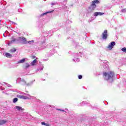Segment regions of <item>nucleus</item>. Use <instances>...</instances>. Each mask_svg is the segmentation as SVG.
Segmentation results:
<instances>
[{"label":"nucleus","mask_w":126,"mask_h":126,"mask_svg":"<svg viewBox=\"0 0 126 126\" xmlns=\"http://www.w3.org/2000/svg\"><path fill=\"white\" fill-rule=\"evenodd\" d=\"M65 110V111H67V109H66V108Z\"/></svg>","instance_id":"obj_41"},{"label":"nucleus","mask_w":126,"mask_h":126,"mask_svg":"<svg viewBox=\"0 0 126 126\" xmlns=\"http://www.w3.org/2000/svg\"><path fill=\"white\" fill-rule=\"evenodd\" d=\"M104 13H102L100 12H95L94 13V16H101V15H103V14H104Z\"/></svg>","instance_id":"obj_10"},{"label":"nucleus","mask_w":126,"mask_h":126,"mask_svg":"<svg viewBox=\"0 0 126 126\" xmlns=\"http://www.w3.org/2000/svg\"><path fill=\"white\" fill-rule=\"evenodd\" d=\"M108 64H107L106 62L105 63H103V68L106 69V68H108Z\"/></svg>","instance_id":"obj_19"},{"label":"nucleus","mask_w":126,"mask_h":126,"mask_svg":"<svg viewBox=\"0 0 126 126\" xmlns=\"http://www.w3.org/2000/svg\"><path fill=\"white\" fill-rule=\"evenodd\" d=\"M122 52H123L124 53H126V47H123L121 49Z\"/></svg>","instance_id":"obj_23"},{"label":"nucleus","mask_w":126,"mask_h":126,"mask_svg":"<svg viewBox=\"0 0 126 126\" xmlns=\"http://www.w3.org/2000/svg\"><path fill=\"white\" fill-rule=\"evenodd\" d=\"M17 101H18V98H14L13 100V103H16V102H17Z\"/></svg>","instance_id":"obj_25"},{"label":"nucleus","mask_w":126,"mask_h":126,"mask_svg":"<svg viewBox=\"0 0 126 126\" xmlns=\"http://www.w3.org/2000/svg\"><path fill=\"white\" fill-rule=\"evenodd\" d=\"M82 53L79 52V53H77L74 55V59H73V62L75 63H78V62H80V58L81 57Z\"/></svg>","instance_id":"obj_4"},{"label":"nucleus","mask_w":126,"mask_h":126,"mask_svg":"<svg viewBox=\"0 0 126 126\" xmlns=\"http://www.w3.org/2000/svg\"><path fill=\"white\" fill-rule=\"evenodd\" d=\"M99 1L98 0H94L92 1V3L91 6L89 7L88 9V12L89 13H91V12H93V10L96 8V4L95 3H99Z\"/></svg>","instance_id":"obj_2"},{"label":"nucleus","mask_w":126,"mask_h":126,"mask_svg":"<svg viewBox=\"0 0 126 126\" xmlns=\"http://www.w3.org/2000/svg\"><path fill=\"white\" fill-rule=\"evenodd\" d=\"M85 104H87V102H86V101H83L82 105H85Z\"/></svg>","instance_id":"obj_32"},{"label":"nucleus","mask_w":126,"mask_h":126,"mask_svg":"<svg viewBox=\"0 0 126 126\" xmlns=\"http://www.w3.org/2000/svg\"><path fill=\"white\" fill-rule=\"evenodd\" d=\"M17 41L22 42L23 44H26L27 43V40L24 37H18L17 38Z\"/></svg>","instance_id":"obj_5"},{"label":"nucleus","mask_w":126,"mask_h":126,"mask_svg":"<svg viewBox=\"0 0 126 126\" xmlns=\"http://www.w3.org/2000/svg\"><path fill=\"white\" fill-rule=\"evenodd\" d=\"M52 12H54V10L51 11H47L45 13H43L42 14L40 15V16H43L44 15H46V14H48V13H52Z\"/></svg>","instance_id":"obj_16"},{"label":"nucleus","mask_w":126,"mask_h":126,"mask_svg":"<svg viewBox=\"0 0 126 126\" xmlns=\"http://www.w3.org/2000/svg\"><path fill=\"white\" fill-rule=\"evenodd\" d=\"M121 12H124V13L126 12V8L122 9L121 10Z\"/></svg>","instance_id":"obj_30"},{"label":"nucleus","mask_w":126,"mask_h":126,"mask_svg":"<svg viewBox=\"0 0 126 126\" xmlns=\"http://www.w3.org/2000/svg\"><path fill=\"white\" fill-rule=\"evenodd\" d=\"M0 89H1V90H4V88H3L2 87H0Z\"/></svg>","instance_id":"obj_35"},{"label":"nucleus","mask_w":126,"mask_h":126,"mask_svg":"<svg viewBox=\"0 0 126 126\" xmlns=\"http://www.w3.org/2000/svg\"><path fill=\"white\" fill-rule=\"evenodd\" d=\"M38 63V61H37V60L35 59L34 60H33L31 63V65H36V64H37Z\"/></svg>","instance_id":"obj_12"},{"label":"nucleus","mask_w":126,"mask_h":126,"mask_svg":"<svg viewBox=\"0 0 126 126\" xmlns=\"http://www.w3.org/2000/svg\"><path fill=\"white\" fill-rule=\"evenodd\" d=\"M42 35L44 36V37H47V36H49V34H48V32H43Z\"/></svg>","instance_id":"obj_21"},{"label":"nucleus","mask_w":126,"mask_h":126,"mask_svg":"<svg viewBox=\"0 0 126 126\" xmlns=\"http://www.w3.org/2000/svg\"><path fill=\"white\" fill-rule=\"evenodd\" d=\"M28 43L29 44H33V43H34V40H32V41H28Z\"/></svg>","instance_id":"obj_28"},{"label":"nucleus","mask_w":126,"mask_h":126,"mask_svg":"<svg viewBox=\"0 0 126 126\" xmlns=\"http://www.w3.org/2000/svg\"><path fill=\"white\" fill-rule=\"evenodd\" d=\"M107 38H108V31L105 30L102 33V39H103V40H106Z\"/></svg>","instance_id":"obj_8"},{"label":"nucleus","mask_w":126,"mask_h":126,"mask_svg":"<svg viewBox=\"0 0 126 126\" xmlns=\"http://www.w3.org/2000/svg\"><path fill=\"white\" fill-rule=\"evenodd\" d=\"M3 93H5V94H6V95H8V93H4V92H3Z\"/></svg>","instance_id":"obj_36"},{"label":"nucleus","mask_w":126,"mask_h":126,"mask_svg":"<svg viewBox=\"0 0 126 126\" xmlns=\"http://www.w3.org/2000/svg\"><path fill=\"white\" fill-rule=\"evenodd\" d=\"M10 22H11V23H12V24H15V25H17V24L15 23L14 22H11V21H10Z\"/></svg>","instance_id":"obj_34"},{"label":"nucleus","mask_w":126,"mask_h":126,"mask_svg":"<svg viewBox=\"0 0 126 126\" xmlns=\"http://www.w3.org/2000/svg\"><path fill=\"white\" fill-rule=\"evenodd\" d=\"M6 123H7V121L5 120H0V126L4 125Z\"/></svg>","instance_id":"obj_14"},{"label":"nucleus","mask_w":126,"mask_h":126,"mask_svg":"<svg viewBox=\"0 0 126 126\" xmlns=\"http://www.w3.org/2000/svg\"><path fill=\"white\" fill-rule=\"evenodd\" d=\"M15 109H16V110H17V111H24V109L22 108V107H21V106H16Z\"/></svg>","instance_id":"obj_11"},{"label":"nucleus","mask_w":126,"mask_h":126,"mask_svg":"<svg viewBox=\"0 0 126 126\" xmlns=\"http://www.w3.org/2000/svg\"><path fill=\"white\" fill-rule=\"evenodd\" d=\"M58 2H52L51 3V6H54V5H58Z\"/></svg>","instance_id":"obj_18"},{"label":"nucleus","mask_w":126,"mask_h":126,"mask_svg":"<svg viewBox=\"0 0 126 126\" xmlns=\"http://www.w3.org/2000/svg\"><path fill=\"white\" fill-rule=\"evenodd\" d=\"M14 42H17V39H15L14 37L12 36V40L10 41H9L8 43V46H10L11 45V44H13V43H14Z\"/></svg>","instance_id":"obj_9"},{"label":"nucleus","mask_w":126,"mask_h":126,"mask_svg":"<svg viewBox=\"0 0 126 126\" xmlns=\"http://www.w3.org/2000/svg\"><path fill=\"white\" fill-rule=\"evenodd\" d=\"M51 56H53V55H54V54H55V50H53L52 51H51Z\"/></svg>","instance_id":"obj_29"},{"label":"nucleus","mask_w":126,"mask_h":126,"mask_svg":"<svg viewBox=\"0 0 126 126\" xmlns=\"http://www.w3.org/2000/svg\"><path fill=\"white\" fill-rule=\"evenodd\" d=\"M39 70H40V69H37V71H39Z\"/></svg>","instance_id":"obj_38"},{"label":"nucleus","mask_w":126,"mask_h":126,"mask_svg":"<svg viewBox=\"0 0 126 126\" xmlns=\"http://www.w3.org/2000/svg\"><path fill=\"white\" fill-rule=\"evenodd\" d=\"M4 57H6L7 58H11L12 55L10 53H5L3 54Z\"/></svg>","instance_id":"obj_13"},{"label":"nucleus","mask_w":126,"mask_h":126,"mask_svg":"<svg viewBox=\"0 0 126 126\" xmlns=\"http://www.w3.org/2000/svg\"><path fill=\"white\" fill-rule=\"evenodd\" d=\"M46 126H51V125H50V124H48Z\"/></svg>","instance_id":"obj_37"},{"label":"nucleus","mask_w":126,"mask_h":126,"mask_svg":"<svg viewBox=\"0 0 126 126\" xmlns=\"http://www.w3.org/2000/svg\"><path fill=\"white\" fill-rule=\"evenodd\" d=\"M79 79H82V75H80L78 76Z\"/></svg>","instance_id":"obj_31"},{"label":"nucleus","mask_w":126,"mask_h":126,"mask_svg":"<svg viewBox=\"0 0 126 126\" xmlns=\"http://www.w3.org/2000/svg\"><path fill=\"white\" fill-rule=\"evenodd\" d=\"M3 36H4V37H6V36L4 35V34H3Z\"/></svg>","instance_id":"obj_39"},{"label":"nucleus","mask_w":126,"mask_h":126,"mask_svg":"<svg viewBox=\"0 0 126 126\" xmlns=\"http://www.w3.org/2000/svg\"><path fill=\"white\" fill-rule=\"evenodd\" d=\"M16 81L18 83H20L21 85H26V81L21 78H18Z\"/></svg>","instance_id":"obj_6"},{"label":"nucleus","mask_w":126,"mask_h":126,"mask_svg":"<svg viewBox=\"0 0 126 126\" xmlns=\"http://www.w3.org/2000/svg\"><path fill=\"white\" fill-rule=\"evenodd\" d=\"M48 46V44H43L42 47V49H46V48H47V46Z\"/></svg>","instance_id":"obj_24"},{"label":"nucleus","mask_w":126,"mask_h":126,"mask_svg":"<svg viewBox=\"0 0 126 126\" xmlns=\"http://www.w3.org/2000/svg\"><path fill=\"white\" fill-rule=\"evenodd\" d=\"M10 52H11L12 53H14L16 52V49H15V48H13L10 50Z\"/></svg>","instance_id":"obj_26"},{"label":"nucleus","mask_w":126,"mask_h":126,"mask_svg":"<svg viewBox=\"0 0 126 126\" xmlns=\"http://www.w3.org/2000/svg\"><path fill=\"white\" fill-rule=\"evenodd\" d=\"M115 76V73L113 71H110L108 72L103 73V77L105 80H107L108 82H113L114 80V77Z\"/></svg>","instance_id":"obj_1"},{"label":"nucleus","mask_w":126,"mask_h":126,"mask_svg":"<svg viewBox=\"0 0 126 126\" xmlns=\"http://www.w3.org/2000/svg\"><path fill=\"white\" fill-rule=\"evenodd\" d=\"M2 85H5V87H11V86L8 84H6L5 83H4V84H2Z\"/></svg>","instance_id":"obj_22"},{"label":"nucleus","mask_w":126,"mask_h":126,"mask_svg":"<svg viewBox=\"0 0 126 126\" xmlns=\"http://www.w3.org/2000/svg\"><path fill=\"white\" fill-rule=\"evenodd\" d=\"M57 110H58V111H61L62 112H65L64 110H62V109H58Z\"/></svg>","instance_id":"obj_33"},{"label":"nucleus","mask_w":126,"mask_h":126,"mask_svg":"<svg viewBox=\"0 0 126 126\" xmlns=\"http://www.w3.org/2000/svg\"><path fill=\"white\" fill-rule=\"evenodd\" d=\"M73 5H71V6H72Z\"/></svg>","instance_id":"obj_42"},{"label":"nucleus","mask_w":126,"mask_h":126,"mask_svg":"<svg viewBox=\"0 0 126 126\" xmlns=\"http://www.w3.org/2000/svg\"><path fill=\"white\" fill-rule=\"evenodd\" d=\"M30 67V65L29 63H25V68L26 69H27V68H28Z\"/></svg>","instance_id":"obj_20"},{"label":"nucleus","mask_w":126,"mask_h":126,"mask_svg":"<svg viewBox=\"0 0 126 126\" xmlns=\"http://www.w3.org/2000/svg\"><path fill=\"white\" fill-rule=\"evenodd\" d=\"M41 124L42 125V126H47L48 124L45 123V122H41Z\"/></svg>","instance_id":"obj_27"},{"label":"nucleus","mask_w":126,"mask_h":126,"mask_svg":"<svg viewBox=\"0 0 126 126\" xmlns=\"http://www.w3.org/2000/svg\"><path fill=\"white\" fill-rule=\"evenodd\" d=\"M17 97L20 98V99H24V100H31L33 99V96L26 93L23 94V95H18Z\"/></svg>","instance_id":"obj_3"},{"label":"nucleus","mask_w":126,"mask_h":126,"mask_svg":"<svg viewBox=\"0 0 126 126\" xmlns=\"http://www.w3.org/2000/svg\"><path fill=\"white\" fill-rule=\"evenodd\" d=\"M34 81H35V80L34 81H32L31 82H30L29 83H26V86H31V85H32L34 82Z\"/></svg>","instance_id":"obj_15"},{"label":"nucleus","mask_w":126,"mask_h":126,"mask_svg":"<svg viewBox=\"0 0 126 126\" xmlns=\"http://www.w3.org/2000/svg\"><path fill=\"white\" fill-rule=\"evenodd\" d=\"M40 70H43V68L40 69Z\"/></svg>","instance_id":"obj_40"},{"label":"nucleus","mask_w":126,"mask_h":126,"mask_svg":"<svg viewBox=\"0 0 126 126\" xmlns=\"http://www.w3.org/2000/svg\"><path fill=\"white\" fill-rule=\"evenodd\" d=\"M25 63V58L18 61V63Z\"/></svg>","instance_id":"obj_17"},{"label":"nucleus","mask_w":126,"mask_h":126,"mask_svg":"<svg viewBox=\"0 0 126 126\" xmlns=\"http://www.w3.org/2000/svg\"><path fill=\"white\" fill-rule=\"evenodd\" d=\"M116 46V42L114 41L111 42L107 46V49L108 50H113V48H114V46Z\"/></svg>","instance_id":"obj_7"}]
</instances>
